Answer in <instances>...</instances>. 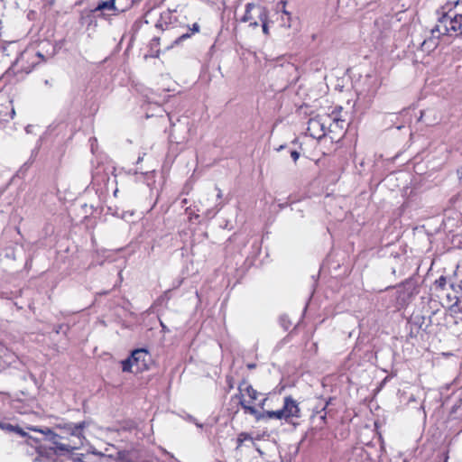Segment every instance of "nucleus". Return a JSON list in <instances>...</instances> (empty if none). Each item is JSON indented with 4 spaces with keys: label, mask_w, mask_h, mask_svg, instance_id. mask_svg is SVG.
I'll return each instance as SVG.
<instances>
[{
    "label": "nucleus",
    "mask_w": 462,
    "mask_h": 462,
    "mask_svg": "<svg viewBox=\"0 0 462 462\" xmlns=\"http://www.w3.org/2000/svg\"><path fill=\"white\" fill-rule=\"evenodd\" d=\"M447 299L449 302V310L452 313L457 314L462 312V299L457 296L451 298L449 294L447 295Z\"/></svg>",
    "instance_id": "12"
},
{
    "label": "nucleus",
    "mask_w": 462,
    "mask_h": 462,
    "mask_svg": "<svg viewBox=\"0 0 462 462\" xmlns=\"http://www.w3.org/2000/svg\"><path fill=\"white\" fill-rule=\"evenodd\" d=\"M300 417V410L298 402L291 396H286L282 409L277 411H267L268 420H284L291 422L294 418Z\"/></svg>",
    "instance_id": "3"
},
{
    "label": "nucleus",
    "mask_w": 462,
    "mask_h": 462,
    "mask_svg": "<svg viewBox=\"0 0 462 462\" xmlns=\"http://www.w3.org/2000/svg\"><path fill=\"white\" fill-rule=\"evenodd\" d=\"M248 366H249V368H253L254 365H249Z\"/></svg>",
    "instance_id": "25"
},
{
    "label": "nucleus",
    "mask_w": 462,
    "mask_h": 462,
    "mask_svg": "<svg viewBox=\"0 0 462 462\" xmlns=\"http://www.w3.org/2000/svg\"><path fill=\"white\" fill-rule=\"evenodd\" d=\"M264 20H267V11L263 5L254 3L246 4L241 22L248 23L252 27H257L260 22Z\"/></svg>",
    "instance_id": "6"
},
{
    "label": "nucleus",
    "mask_w": 462,
    "mask_h": 462,
    "mask_svg": "<svg viewBox=\"0 0 462 462\" xmlns=\"http://www.w3.org/2000/svg\"><path fill=\"white\" fill-rule=\"evenodd\" d=\"M3 425H4V423H1V422H0V428H1V429H2V426H3Z\"/></svg>",
    "instance_id": "27"
},
{
    "label": "nucleus",
    "mask_w": 462,
    "mask_h": 462,
    "mask_svg": "<svg viewBox=\"0 0 462 462\" xmlns=\"http://www.w3.org/2000/svg\"><path fill=\"white\" fill-rule=\"evenodd\" d=\"M14 432L19 434L22 437L27 436V433L23 430V429L19 426H15Z\"/></svg>",
    "instance_id": "17"
},
{
    "label": "nucleus",
    "mask_w": 462,
    "mask_h": 462,
    "mask_svg": "<svg viewBox=\"0 0 462 462\" xmlns=\"http://www.w3.org/2000/svg\"><path fill=\"white\" fill-rule=\"evenodd\" d=\"M341 107L336 108L329 116H331V123L328 124V131L330 133H335L337 131H342L345 126V120L338 116L339 112L341 111Z\"/></svg>",
    "instance_id": "8"
},
{
    "label": "nucleus",
    "mask_w": 462,
    "mask_h": 462,
    "mask_svg": "<svg viewBox=\"0 0 462 462\" xmlns=\"http://www.w3.org/2000/svg\"><path fill=\"white\" fill-rule=\"evenodd\" d=\"M447 284V279L444 276H440L438 280L435 282V285L440 289H444L445 285Z\"/></svg>",
    "instance_id": "15"
},
{
    "label": "nucleus",
    "mask_w": 462,
    "mask_h": 462,
    "mask_svg": "<svg viewBox=\"0 0 462 462\" xmlns=\"http://www.w3.org/2000/svg\"><path fill=\"white\" fill-rule=\"evenodd\" d=\"M253 438L250 434L246 433V432H241L238 437H237V448H240L243 443L246 440H252Z\"/></svg>",
    "instance_id": "14"
},
{
    "label": "nucleus",
    "mask_w": 462,
    "mask_h": 462,
    "mask_svg": "<svg viewBox=\"0 0 462 462\" xmlns=\"http://www.w3.org/2000/svg\"><path fill=\"white\" fill-rule=\"evenodd\" d=\"M199 29H200V27H199V23H194L192 24V27H190V28L189 29V30L190 31V32H186V33L181 34V35H180V36L176 40V42L178 43V42H182V41H184V40H186V39L189 38L192 34L199 32Z\"/></svg>",
    "instance_id": "13"
},
{
    "label": "nucleus",
    "mask_w": 462,
    "mask_h": 462,
    "mask_svg": "<svg viewBox=\"0 0 462 462\" xmlns=\"http://www.w3.org/2000/svg\"><path fill=\"white\" fill-rule=\"evenodd\" d=\"M238 390L240 392V395H244L243 392H245L248 397L250 398L251 402L256 401L258 398V392L253 388L252 385L248 384L247 383L244 382L243 383L239 384ZM242 396H240V399Z\"/></svg>",
    "instance_id": "11"
},
{
    "label": "nucleus",
    "mask_w": 462,
    "mask_h": 462,
    "mask_svg": "<svg viewBox=\"0 0 462 462\" xmlns=\"http://www.w3.org/2000/svg\"><path fill=\"white\" fill-rule=\"evenodd\" d=\"M217 199H222V197H223V193H222V191H221V189H220L217 188Z\"/></svg>",
    "instance_id": "21"
},
{
    "label": "nucleus",
    "mask_w": 462,
    "mask_h": 462,
    "mask_svg": "<svg viewBox=\"0 0 462 462\" xmlns=\"http://www.w3.org/2000/svg\"><path fill=\"white\" fill-rule=\"evenodd\" d=\"M197 426H198V427H199V428H201V427H202V425H201V424H199V423H197Z\"/></svg>",
    "instance_id": "26"
},
{
    "label": "nucleus",
    "mask_w": 462,
    "mask_h": 462,
    "mask_svg": "<svg viewBox=\"0 0 462 462\" xmlns=\"http://www.w3.org/2000/svg\"><path fill=\"white\" fill-rule=\"evenodd\" d=\"M87 426L86 421L60 424L58 427L62 430V434L65 436L54 433L49 428L39 429L37 427L27 426L26 429L43 434L45 439L52 444V447L50 448L53 449L56 454H65L69 453L73 449H78L84 445L86 439L83 430Z\"/></svg>",
    "instance_id": "1"
},
{
    "label": "nucleus",
    "mask_w": 462,
    "mask_h": 462,
    "mask_svg": "<svg viewBox=\"0 0 462 462\" xmlns=\"http://www.w3.org/2000/svg\"><path fill=\"white\" fill-rule=\"evenodd\" d=\"M260 23L262 24L263 33L268 34L269 29H268V25H267V20L261 21Z\"/></svg>",
    "instance_id": "18"
},
{
    "label": "nucleus",
    "mask_w": 462,
    "mask_h": 462,
    "mask_svg": "<svg viewBox=\"0 0 462 462\" xmlns=\"http://www.w3.org/2000/svg\"><path fill=\"white\" fill-rule=\"evenodd\" d=\"M118 462H141V459L134 450H122L117 452Z\"/></svg>",
    "instance_id": "10"
},
{
    "label": "nucleus",
    "mask_w": 462,
    "mask_h": 462,
    "mask_svg": "<svg viewBox=\"0 0 462 462\" xmlns=\"http://www.w3.org/2000/svg\"><path fill=\"white\" fill-rule=\"evenodd\" d=\"M281 323L285 329H288L291 326L290 322L286 320L285 317L281 318Z\"/></svg>",
    "instance_id": "19"
},
{
    "label": "nucleus",
    "mask_w": 462,
    "mask_h": 462,
    "mask_svg": "<svg viewBox=\"0 0 462 462\" xmlns=\"http://www.w3.org/2000/svg\"><path fill=\"white\" fill-rule=\"evenodd\" d=\"M14 428H15V426L12 425L10 423H4V425L2 426L3 430L9 431V432H14Z\"/></svg>",
    "instance_id": "16"
},
{
    "label": "nucleus",
    "mask_w": 462,
    "mask_h": 462,
    "mask_svg": "<svg viewBox=\"0 0 462 462\" xmlns=\"http://www.w3.org/2000/svg\"><path fill=\"white\" fill-rule=\"evenodd\" d=\"M462 28V15L457 14L454 16L448 14L442 13L441 16L438 19V23L431 30L432 33L438 32L445 35L449 32H457Z\"/></svg>",
    "instance_id": "5"
},
{
    "label": "nucleus",
    "mask_w": 462,
    "mask_h": 462,
    "mask_svg": "<svg viewBox=\"0 0 462 462\" xmlns=\"http://www.w3.org/2000/svg\"><path fill=\"white\" fill-rule=\"evenodd\" d=\"M239 402L245 413L254 416L256 420H263L268 419L267 411L263 412L258 411L254 406L250 405V403L244 399V395H242V398L240 399Z\"/></svg>",
    "instance_id": "7"
},
{
    "label": "nucleus",
    "mask_w": 462,
    "mask_h": 462,
    "mask_svg": "<svg viewBox=\"0 0 462 462\" xmlns=\"http://www.w3.org/2000/svg\"><path fill=\"white\" fill-rule=\"evenodd\" d=\"M156 27H162V24L160 23H157Z\"/></svg>",
    "instance_id": "23"
},
{
    "label": "nucleus",
    "mask_w": 462,
    "mask_h": 462,
    "mask_svg": "<svg viewBox=\"0 0 462 462\" xmlns=\"http://www.w3.org/2000/svg\"><path fill=\"white\" fill-rule=\"evenodd\" d=\"M105 12L107 11L110 13V14H116L120 12V10L116 6V0H106L100 2L97 7L93 10L94 13L96 12Z\"/></svg>",
    "instance_id": "9"
},
{
    "label": "nucleus",
    "mask_w": 462,
    "mask_h": 462,
    "mask_svg": "<svg viewBox=\"0 0 462 462\" xmlns=\"http://www.w3.org/2000/svg\"><path fill=\"white\" fill-rule=\"evenodd\" d=\"M151 356L144 348L135 349L131 356L122 361V369L124 372L141 373L148 369Z\"/></svg>",
    "instance_id": "2"
},
{
    "label": "nucleus",
    "mask_w": 462,
    "mask_h": 462,
    "mask_svg": "<svg viewBox=\"0 0 462 462\" xmlns=\"http://www.w3.org/2000/svg\"><path fill=\"white\" fill-rule=\"evenodd\" d=\"M266 401H267V398H264V399L260 402V407H261L262 409H263V407H264V405H265Z\"/></svg>",
    "instance_id": "22"
},
{
    "label": "nucleus",
    "mask_w": 462,
    "mask_h": 462,
    "mask_svg": "<svg viewBox=\"0 0 462 462\" xmlns=\"http://www.w3.org/2000/svg\"><path fill=\"white\" fill-rule=\"evenodd\" d=\"M331 123L329 114L317 115L308 122L307 133L315 139H321L328 131V124Z\"/></svg>",
    "instance_id": "4"
},
{
    "label": "nucleus",
    "mask_w": 462,
    "mask_h": 462,
    "mask_svg": "<svg viewBox=\"0 0 462 462\" xmlns=\"http://www.w3.org/2000/svg\"><path fill=\"white\" fill-rule=\"evenodd\" d=\"M461 404H462V399H461Z\"/></svg>",
    "instance_id": "28"
},
{
    "label": "nucleus",
    "mask_w": 462,
    "mask_h": 462,
    "mask_svg": "<svg viewBox=\"0 0 462 462\" xmlns=\"http://www.w3.org/2000/svg\"><path fill=\"white\" fill-rule=\"evenodd\" d=\"M291 156L292 160L294 162H296L300 157V153L297 151H291Z\"/></svg>",
    "instance_id": "20"
},
{
    "label": "nucleus",
    "mask_w": 462,
    "mask_h": 462,
    "mask_svg": "<svg viewBox=\"0 0 462 462\" xmlns=\"http://www.w3.org/2000/svg\"><path fill=\"white\" fill-rule=\"evenodd\" d=\"M283 13L289 15V13H287V11L283 10Z\"/></svg>",
    "instance_id": "24"
}]
</instances>
